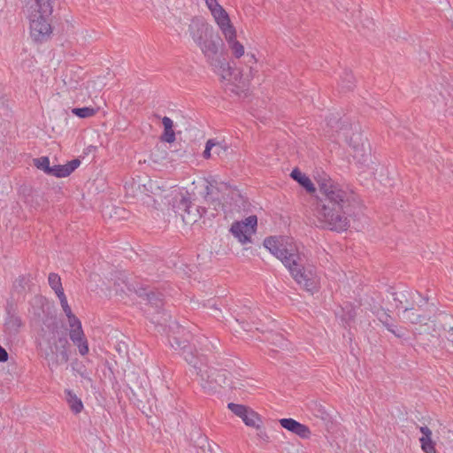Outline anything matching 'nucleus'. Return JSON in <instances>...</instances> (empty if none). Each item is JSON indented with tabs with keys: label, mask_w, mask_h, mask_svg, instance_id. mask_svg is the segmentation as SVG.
<instances>
[{
	"label": "nucleus",
	"mask_w": 453,
	"mask_h": 453,
	"mask_svg": "<svg viewBox=\"0 0 453 453\" xmlns=\"http://www.w3.org/2000/svg\"><path fill=\"white\" fill-rule=\"evenodd\" d=\"M315 180L319 188L315 205L318 226L338 233L346 231L351 215L348 192L325 173H319Z\"/></svg>",
	"instance_id": "1"
},
{
	"label": "nucleus",
	"mask_w": 453,
	"mask_h": 453,
	"mask_svg": "<svg viewBox=\"0 0 453 453\" xmlns=\"http://www.w3.org/2000/svg\"><path fill=\"white\" fill-rule=\"evenodd\" d=\"M37 342L40 355L50 370L69 361L67 334L60 328L56 318H46L42 321Z\"/></svg>",
	"instance_id": "2"
},
{
	"label": "nucleus",
	"mask_w": 453,
	"mask_h": 453,
	"mask_svg": "<svg viewBox=\"0 0 453 453\" xmlns=\"http://www.w3.org/2000/svg\"><path fill=\"white\" fill-rule=\"evenodd\" d=\"M126 289L129 292H134L139 297L147 301L155 310L151 313V322L153 324L162 326L165 331L166 327L169 328V331H173L174 327L180 328L177 321L172 320V315L163 309L164 295L161 292L155 291L153 288L149 286L136 288L129 281L124 270L115 271V295L122 296V294H126Z\"/></svg>",
	"instance_id": "3"
},
{
	"label": "nucleus",
	"mask_w": 453,
	"mask_h": 453,
	"mask_svg": "<svg viewBox=\"0 0 453 453\" xmlns=\"http://www.w3.org/2000/svg\"><path fill=\"white\" fill-rule=\"evenodd\" d=\"M264 246L279 258L288 269L290 274L298 284L312 293L317 288L315 274L311 267H305L301 255L292 246L287 248L276 236H269L264 240Z\"/></svg>",
	"instance_id": "4"
},
{
	"label": "nucleus",
	"mask_w": 453,
	"mask_h": 453,
	"mask_svg": "<svg viewBox=\"0 0 453 453\" xmlns=\"http://www.w3.org/2000/svg\"><path fill=\"white\" fill-rule=\"evenodd\" d=\"M188 32L206 58H214L224 46L219 35L203 18H193Z\"/></svg>",
	"instance_id": "5"
},
{
	"label": "nucleus",
	"mask_w": 453,
	"mask_h": 453,
	"mask_svg": "<svg viewBox=\"0 0 453 453\" xmlns=\"http://www.w3.org/2000/svg\"><path fill=\"white\" fill-rule=\"evenodd\" d=\"M60 304L65 313L70 326L69 336L74 345L77 346L79 353L85 356L88 353V343L82 329L81 320L73 313L71 307L67 303L65 293L58 295Z\"/></svg>",
	"instance_id": "6"
},
{
	"label": "nucleus",
	"mask_w": 453,
	"mask_h": 453,
	"mask_svg": "<svg viewBox=\"0 0 453 453\" xmlns=\"http://www.w3.org/2000/svg\"><path fill=\"white\" fill-rule=\"evenodd\" d=\"M230 372L226 370H219L206 365L203 369L200 370L198 376H200L203 382L202 386L204 388L214 389L217 386L232 388V381L228 378Z\"/></svg>",
	"instance_id": "7"
},
{
	"label": "nucleus",
	"mask_w": 453,
	"mask_h": 453,
	"mask_svg": "<svg viewBox=\"0 0 453 453\" xmlns=\"http://www.w3.org/2000/svg\"><path fill=\"white\" fill-rule=\"evenodd\" d=\"M187 195H188V192ZM173 207L174 211L180 214L186 223L196 222L197 220L196 216L202 217L207 211L205 207H196V212H193L190 198L183 194H180V196L173 198Z\"/></svg>",
	"instance_id": "8"
},
{
	"label": "nucleus",
	"mask_w": 453,
	"mask_h": 453,
	"mask_svg": "<svg viewBox=\"0 0 453 453\" xmlns=\"http://www.w3.org/2000/svg\"><path fill=\"white\" fill-rule=\"evenodd\" d=\"M171 346L175 349L182 350V355L186 362L190 365L197 375L200 374V370L204 368L205 364L197 357L193 351V347L189 344L188 339L181 340L179 336H172L169 338Z\"/></svg>",
	"instance_id": "9"
},
{
	"label": "nucleus",
	"mask_w": 453,
	"mask_h": 453,
	"mask_svg": "<svg viewBox=\"0 0 453 453\" xmlns=\"http://www.w3.org/2000/svg\"><path fill=\"white\" fill-rule=\"evenodd\" d=\"M257 226V218L256 215H250L244 220L234 221L231 227V234L242 243L251 242V235L256 232Z\"/></svg>",
	"instance_id": "10"
},
{
	"label": "nucleus",
	"mask_w": 453,
	"mask_h": 453,
	"mask_svg": "<svg viewBox=\"0 0 453 453\" xmlns=\"http://www.w3.org/2000/svg\"><path fill=\"white\" fill-rule=\"evenodd\" d=\"M344 135L346 142L352 149L353 157L357 158L359 162H365L369 149L365 145L367 139L364 138L363 134L358 131L352 132L350 134L349 131H347L344 133Z\"/></svg>",
	"instance_id": "11"
},
{
	"label": "nucleus",
	"mask_w": 453,
	"mask_h": 453,
	"mask_svg": "<svg viewBox=\"0 0 453 453\" xmlns=\"http://www.w3.org/2000/svg\"><path fill=\"white\" fill-rule=\"evenodd\" d=\"M430 326L428 323H424V325H420L419 328L417 329L415 333V342L416 345L426 351L431 350L435 347L436 342H438L439 334L437 333H430Z\"/></svg>",
	"instance_id": "12"
},
{
	"label": "nucleus",
	"mask_w": 453,
	"mask_h": 453,
	"mask_svg": "<svg viewBox=\"0 0 453 453\" xmlns=\"http://www.w3.org/2000/svg\"><path fill=\"white\" fill-rule=\"evenodd\" d=\"M206 184L203 191V198L209 208L213 209L218 211L220 208H223L224 204L222 203L219 198V188L217 186V181L215 180H205Z\"/></svg>",
	"instance_id": "13"
},
{
	"label": "nucleus",
	"mask_w": 453,
	"mask_h": 453,
	"mask_svg": "<svg viewBox=\"0 0 453 453\" xmlns=\"http://www.w3.org/2000/svg\"><path fill=\"white\" fill-rule=\"evenodd\" d=\"M6 318L4 320V329L9 334H17L23 326L21 318L16 314L15 305L8 302L5 307Z\"/></svg>",
	"instance_id": "14"
},
{
	"label": "nucleus",
	"mask_w": 453,
	"mask_h": 453,
	"mask_svg": "<svg viewBox=\"0 0 453 453\" xmlns=\"http://www.w3.org/2000/svg\"><path fill=\"white\" fill-rule=\"evenodd\" d=\"M279 422L283 428L292 432L303 439H307L311 436V433L310 428L306 425H303L294 418H281Z\"/></svg>",
	"instance_id": "15"
},
{
	"label": "nucleus",
	"mask_w": 453,
	"mask_h": 453,
	"mask_svg": "<svg viewBox=\"0 0 453 453\" xmlns=\"http://www.w3.org/2000/svg\"><path fill=\"white\" fill-rule=\"evenodd\" d=\"M389 293L395 303L396 309H403V311H405L408 310L409 307L415 305L413 293L410 290L393 291V288H390Z\"/></svg>",
	"instance_id": "16"
},
{
	"label": "nucleus",
	"mask_w": 453,
	"mask_h": 453,
	"mask_svg": "<svg viewBox=\"0 0 453 453\" xmlns=\"http://www.w3.org/2000/svg\"><path fill=\"white\" fill-rule=\"evenodd\" d=\"M81 165L79 158H74L65 165H55L50 167L48 175L55 176L57 178H65L73 173Z\"/></svg>",
	"instance_id": "17"
},
{
	"label": "nucleus",
	"mask_w": 453,
	"mask_h": 453,
	"mask_svg": "<svg viewBox=\"0 0 453 453\" xmlns=\"http://www.w3.org/2000/svg\"><path fill=\"white\" fill-rule=\"evenodd\" d=\"M430 322L433 324V332L437 334L440 331L449 332L453 326V316L445 311H439Z\"/></svg>",
	"instance_id": "18"
},
{
	"label": "nucleus",
	"mask_w": 453,
	"mask_h": 453,
	"mask_svg": "<svg viewBox=\"0 0 453 453\" xmlns=\"http://www.w3.org/2000/svg\"><path fill=\"white\" fill-rule=\"evenodd\" d=\"M378 319L383 324V326L395 336L400 339H405V329L403 327H398L393 323L392 317L385 311L384 309H381L380 311L377 313Z\"/></svg>",
	"instance_id": "19"
},
{
	"label": "nucleus",
	"mask_w": 453,
	"mask_h": 453,
	"mask_svg": "<svg viewBox=\"0 0 453 453\" xmlns=\"http://www.w3.org/2000/svg\"><path fill=\"white\" fill-rule=\"evenodd\" d=\"M210 64L220 73L223 79L228 80L232 77L234 68L230 65L229 62L221 55H217L214 58H207Z\"/></svg>",
	"instance_id": "20"
},
{
	"label": "nucleus",
	"mask_w": 453,
	"mask_h": 453,
	"mask_svg": "<svg viewBox=\"0 0 453 453\" xmlns=\"http://www.w3.org/2000/svg\"><path fill=\"white\" fill-rule=\"evenodd\" d=\"M211 14L213 15L223 35L228 33V31L235 29L231 23L228 13L223 9L221 5L216 9H212Z\"/></svg>",
	"instance_id": "21"
},
{
	"label": "nucleus",
	"mask_w": 453,
	"mask_h": 453,
	"mask_svg": "<svg viewBox=\"0 0 453 453\" xmlns=\"http://www.w3.org/2000/svg\"><path fill=\"white\" fill-rule=\"evenodd\" d=\"M224 35H225V38L227 42V44H228L230 50L233 52V55L236 58H240L242 56H243L244 55V47L241 42H239L236 40V30L234 29L232 31H228V33H226Z\"/></svg>",
	"instance_id": "22"
},
{
	"label": "nucleus",
	"mask_w": 453,
	"mask_h": 453,
	"mask_svg": "<svg viewBox=\"0 0 453 453\" xmlns=\"http://www.w3.org/2000/svg\"><path fill=\"white\" fill-rule=\"evenodd\" d=\"M290 177L296 180L302 188H303L309 194H312L316 191L314 184L311 182L310 178L303 173L298 168L292 170Z\"/></svg>",
	"instance_id": "23"
},
{
	"label": "nucleus",
	"mask_w": 453,
	"mask_h": 453,
	"mask_svg": "<svg viewBox=\"0 0 453 453\" xmlns=\"http://www.w3.org/2000/svg\"><path fill=\"white\" fill-rule=\"evenodd\" d=\"M423 436L419 439L421 448L426 453H435V443L432 440V431L426 426H420Z\"/></svg>",
	"instance_id": "24"
},
{
	"label": "nucleus",
	"mask_w": 453,
	"mask_h": 453,
	"mask_svg": "<svg viewBox=\"0 0 453 453\" xmlns=\"http://www.w3.org/2000/svg\"><path fill=\"white\" fill-rule=\"evenodd\" d=\"M124 188L127 192V196H136L138 194H144L148 191L146 185L142 184L140 181V177L138 179L132 178L129 180H127L124 185Z\"/></svg>",
	"instance_id": "25"
},
{
	"label": "nucleus",
	"mask_w": 453,
	"mask_h": 453,
	"mask_svg": "<svg viewBox=\"0 0 453 453\" xmlns=\"http://www.w3.org/2000/svg\"><path fill=\"white\" fill-rule=\"evenodd\" d=\"M309 409L315 417L322 419L323 421H331L332 417L324 403L320 401H311L309 403Z\"/></svg>",
	"instance_id": "26"
},
{
	"label": "nucleus",
	"mask_w": 453,
	"mask_h": 453,
	"mask_svg": "<svg viewBox=\"0 0 453 453\" xmlns=\"http://www.w3.org/2000/svg\"><path fill=\"white\" fill-rule=\"evenodd\" d=\"M403 319L409 321L411 324H421L427 319H429L426 315L418 312L417 309H415L414 305L412 307H409L408 310L403 311Z\"/></svg>",
	"instance_id": "27"
},
{
	"label": "nucleus",
	"mask_w": 453,
	"mask_h": 453,
	"mask_svg": "<svg viewBox=\"0 0 453 453\" xmlns=\"http://www.w3.org/2000/svg\"><path fill=\"white\" fill-rule=\"evenodd\" d=\"M66 401L69 404L70 409L75 414L80 413L83 409V403L80 398L76 396L71 390H65Z\"/></svg>",
	"instance_id": "28"
},
{
	"label": "nucleus",
	"mask_w": 453,
	"mask_h": 453,
	"mask_svg": "<svg viewBox=\"0 0 453 453\" xmlns=\"http://www.w3.org/2000/svg\"><path fill=\"white\" fill-rule=\"evenodd\" d=\"M48 281L50 287L55 291L57 296L64 293L61 279L58 273H50L48 277Z\"/></svg>",
	"instance_id": "29"
},
{
	"label": "nucleus",
	"mask_w": 453,
	"mask_h": 453,
	"mask_svg": "<svg viewBox=\"0 0 453 453\" xmlns=\"http://www.w3.org/2000/svg\"><path fill=\"white\" fill-rule=\"evenodd\" d=\"M341 86L344 91H350L354 88V76L350 71H344L343 75L341 77Z\"/></svg>",
	"instance_id": "30"
},
{
	"label": "nucleus",
	"mask_w": 453,
	"mask_h": 453,
	"mask_svg": "<svg viewBox=\"0 0 453 453\" xmlns=\"http://www.w3.org/2000/svg\"><path fill=\"white\" fill-rule=\"evenodd\" d=\"M71 111L73 115L80 119H87L96 114V111L93 107L72 108Z\"/></svg>",
	"instance_id": "31"
},
{
	"label": "nucleus",
	"mask_w": 453,
	"mask_h": 453,
	"mask_svg": "<svg viewBox=\"0 0 453 453\" xmlns=\"http://www.w3.org/2000/svg\"><path fill=\"white\" fill-rule=\"evenodd\" d=\"M260 420V416L253 410L250 409L242 421L248 426H253L256 427L257 429H260V426L257 424V422Z\"/></svg>",
	"instance_id": "32"
},
{
	"label": "nucleus",
	"mask_w": 453,
	"mask_h": 453,
	"mask_svg": "<svg viewBox=\"0 0 453 453\" xmlns=\"http://www.w3.org/2000/svg\"><path fill=\"white\" fill-rule=\"evenodd\" d=\"M30 282V275H21L16 280L14 288L19 293H24L29 288Z\"/></svg>",
	"instance_id": "33"
},
{
	"label": "nucleus",
	"mask_w": 453,
	"mask_h": 453,
	"mask_svg": "<svg viewBox=\"0 0 453 453\" xmlns=\"http://www.w3.org/2000/svg\"><path fill=\"white\" fill-rule=\"evenodd\" d=\"M227 407L233 413L240 417L242 420L244 419L248 411L250 410V408L245 405L237 404L234 403H229Z\"/></svg>",
	"instance_id": "34"
},
{
	"label": "nucleus",
	"mask_w": 453,
	"mask_h": 453,
	"mask_svg": "<svg viewBox=\"0 0 453 453\" xmlns=\"http://www.w3.org/2000/svg\"><path fill=\"white\" fill-rule=\"evenodd\" d=\"M34 165L38 169L49 174L50 170V158L48 157H41L34 159Z\"/></svg>",
	"instance_id": "35"
},
{
	"label": "nucleus",
	"mask_w": 453,
	"mask_h": 453,
	"mask_svg": "<svg viewBox=\"0 0 453 453\" xmlns=\"http://www.w3.org/2000/svg\"><path fill=\"white\" fill-rule=\"evenodd\" d=\"M115 350L119 353L122 359L127 357L128 355V346L126 342L119 341L117 345H115Z\"/></svg>",
	"instance_id": "36"
},
{
	"label": "nucleus",
	"mask_w": 453,
	"mask_h": 453,
	"mask_svg": "<svg viewBox=\"0 0 453 453\" xmlns=\"http://www.w3.org/2000/svg\"><path fill=\"white\" fill-rule=\"evenodd\" d=\"M161 140L168 143L173 142L175 141V133L173 128L164 129V132L161 135Z\"/></svg>",
	"instance_id": "37"
},
{
	"label": "nucleus",
	"mask_w": 453,
	"mask_h": 453,
	"mask_svg": "<svg viewBox=\"0 0 453 453\" xmlns=\"http://www.w3.org/2000/svg\"><path fill=\"white\" fill-rule=\"evenodd\" d=\"M214 146H215V140L214 139H209L206 142L205 150L203 152V157L205 159H209V158L211 157V150H212Z\"/></svg>",
	"instance_id": "38"
},
{
	"label": "nucleus",
	"mask_w": 453,
	"mask_h": 453,
	"mask_svg": "<svg viewBox=\"0 0 453 453\" xmlns=\"http://www.w3.org/2000/svg\"><path fill=\"white\" fill-rule=\"evenodd\" d=\"M212 150L214 154L218 155L219 157H222L226 155L227 147L223 145L221 142L215 141V146Z\"/></svg>",
	"instance_id": "39"
},
{
	"label": "nucleus",
	"mask_w": 453,
	"mask_h": 453,
	"mask_svg": "<svg viewBox=\"0 0 453 453\" xmlns=\"http://www.w3.org/2000/svg\"><path fill=\"white\" fill-rule=\"evenodd\" d=\"M130 215V212L123 207L115 206V218L119 219H127Z\"/></svg>",
	"instance_id": "40"
},
{
	"label": "nucleus",
	"mask_w": 453,
	"mask_h": 453,
	"mask_svg": "<svg viewBox=\"0 0 453 453\" xmlns=\"http://www.w3.org/2000/svg\"><path fill=\"white\" fill-rule=\"evenodd\" d=\"M355 317L356 312L351 309L343 316L342 320H344L346 324L349 325V322L352 321Z\"/></svg>",
	"instance_id": "41"
},
{
	"label": "nucleus",
	"mask_w": 453,
	"mask_h": 453,
	"mask_svg": "<svg viewBox=\"0 0 453 453\" xmlns=\"http://www.w3.org/2000/svg\"><path fill=\"white\" fill-rule=\"evenodd\" d=\"M162 124L164 126V129H171L173 128V120L168 117H164L162 119Z\"/></svg>",
	"instance_id": "42"
},
{
	"label": "nucleus",
	"mask_w": 453,
	"mask_h": 453,
	"mask_svg": "<svg viewBox=\"0 0 453 453\" xmlns=\"http://www.w3.org/2000/svg\"><path fill=\"white\" fill-rule=\"evenodd\" d=\"M9 358V354L6 349L0 345V363L6 362Z\"/></svg>",
	"instance_id": "43"
},
{
	"label": "nucleus",
	"mask_w": 453,
	"mask_h": 453,
	"mask_svg": "<svg viewBox=\"0 0 453 453\" xmlns=\"http://www.w3.org/2000/svg\"><path fill=\"white\" fill-rule=\"evenodd\" d=\"M118 250H122L126 251L127 254L124 257H127V258H131V254L134 253L133 249L130 248V247L128 249H127L125 247H119L118 246ZM115 253L120 254V251L119 250H115Z\"/></svg>",
	"instance_id": "44"
},
{
	"label": "nucleus",
	"mask_w": 453,
	"mask_h": 453,
	"mask_svg": "<svg viewBox=\"0 0 453 453\" xmlns=\"http://www.w3.org/2000/svg\"><path fill=\"white\" fill-rule=\"evenodd\" d=\"M273 337H275V340L279 342V347L284 348L287 347L288 343L287 341L280 334H274Z\"/></svg>",
	"instance_id": "45"
},
{
	"label": "nucleus",
	"mask_w": 453,
	"mask_h": 453,
	"mask_svg": "<svg viewBox=\"0 0 453 453\" xmlns=\"http://www.w3.org/2000/svg\"><path fill=\"white\" fill-rule=\"evenodd\" d=\"M206 4L211 12H212V9H216L217 7L220 6V4L217 2V0H206Z\"/></svg>",
	"instance_id": "46"
},
{
	"label": "nucleus",
	"mask_w": 453,
	"mask_h": 453,
	"mask_svg": "<svg viewBox=\"0 0 453 453\" xmlns=\"http://www.w3.org/2000/svg\"><path fill=\"white\" fill-rule=\"evenodd\" d=\"M258 430V433H257V436L263 440V441H268V439H269V436L267 435L265 429H262L260 427V429H257Z\"/></svg>",
	"instance_id": "47"
},
{
	"label": "nucleus",
	"mask_w": 453,
	"mask_h": 453,
	"mask_svg": "<svg viewBox=\"0 0 453 453\" xmlns=\"http://www.w3.org/2000/svg\"><path fill=\"white\" fill-rule=\"evenodd\" d=\"M118 125H119V127H118L119 130H125L128 125V121L127 119H124L123 122L119 121Z\"/></svg>",
	"instance_id": "48"
},
{
	"label": "nucleus",
	"mask_w": 453,
	"mask_h": 453,
	"mask_svg": "<svg viewBox=\"0 0 453 453\" xmlns=\"http://www.w3.org/2000/svg\"><path fill=\"white\" fill-rule=\"evenodd\" d=\"M447 339H448V341H449V342L452 343V345H453V326H452V327H450V330H449V332H448Z\"/></svg>",
	"instance_id": "49"
},
{
	"label": "nucleus",
	"mask_w": 453,
	"mask_h": 453,
	"mask_svg": "<svg viewBox=\"0 0 453 453\" xmlns=\"http://www.w3.org/2000/svg\"><path fill=\"white\" fill-rule=\"evenodd\" d=\"M247 57H249V58H250V60L248 61L249 63H250V62H254V63H256V62H257V59L255 58V56H254L253 54H250H250H247Z\"/></svg>",
	"instance_id": "50"
},
{
	"label": "nucleus",
	"mask_w": 453,
	"mask_h": 453,
	"mask_svg": "<svg viewBox=\"0 0 453 453\" xmlns=\"http://www.w3.org/2000/svg\"><path fill=\"white\" fill-rule=\"evenodd\" d=\"M124 384H125V385H126L129 389H131V387L129 386V383H128L126 380H124Z\"/></svg>",
	"instance_id": "51"
},
{
	"label": "nucleus",
	"mask_w": 453,
	"mask_h": 453,
	"mask_svg": "<svg viewBox=\"0 0 453 453\" xmlns=\"http://www.w3.org/2000/svg\"><path fill=\"white\" fill-rule=\"evenodd\" d=\"M54 3H55V0H49L50 5H53Z\"/></svg>",
	"instance_id": "52"
},
{
	"label": "nucleus",
	"mask_w": 453,
	"mask_h": 453,
	"mask_svg": "<svg viewBox=\"0 0 453 453\" xmlns=\"http://www.w3.org/2000/svg\"><path fill=\"white\" fill-rule=\"evenodd\" d=\"M117 398H119V402L120 403V397H119V394H117Z\"/></svg>",
	"instance_id": "53"
},
{
	"label": "nucleus",
	"mask_w": 453,
	"mask_h": 453,
	"mask_svg": "<svg viewBox=\"0 0 453 453\" xmlns=\"http://www.w3.org/2000/svg\"><path fill=\"white\" fill-rule=\"evenodd\" d=\"M244 330L249 331V330H250V328L244 327Z\"/></svg>",
	"instance_id": "54"
}]
</instances>
